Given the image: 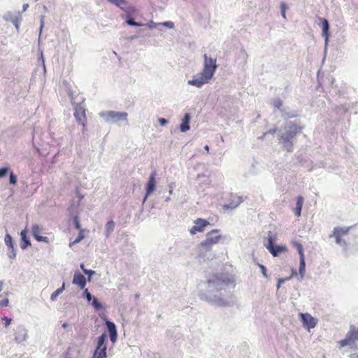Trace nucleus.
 Here are the masks:
<instances>
[{"mask_svg": "<svg viewBox=\"0 0 358 358\" xmlns=\"http://www.w3.org/2000/svg\"><path fill=\"white\" fill-rule=\"evenodd\" d=\"M202 71L194 76L192 80L188 81L190 85L201 87L203 85L208 83L213 76L216 69V59L208 57L207 55H204V64Z\"/></svg>", "mask_w": 358, "mask_h": 358, "instance_id": "1", "label": "nucleus"}, {"mask_svg": "<svg viewBox=\"0 0 358 358\" xmlns=\"http://www.w3.org/2000/svg\"><path fill=\"white\" fill-rule=\"evenodd\" d=\"M224 236L222 235L220 229H214L208 231L204 240H203L197 246L200 254L204 255L210 252L215 245L218 244Z\"/></svg>", "mask_w": 358, "mask_h": 358, "instance_id": "2", "label": "nucleus"}, {"mask_svg": "<svg viewBox=\"0 0 358 358\" xmlns=\"http://www.w3.org/2000/svg\"><path fill=\"white\" fill-rule=\"evenodd\" d=\"M208 282L214 285L217 289H222L225 286L234 285V280L231 276L222 273L215 275L213 279L209 280Z\"/></svg>", "mask_w": 358, "mask_h": 358, "instance_id": "3", "label": "nucleus"}, {"mask_svg": "<svg viewBox=\"0 0 358 358\" xmlns=\"http://www.w3.org/2000/svg\"><path fill=\"white\" fill-rule=\"evenodd\" d=\"M291 131L285 134L281 137V142L287 147L288 152L292 151V144L291 140L294 138L296 134L300 133L301 127L296 124L290 126Z\"/></svg>", "mask_w": 358, "mask_h": 358, "instance_id": "4", "label": "nucleus"}, {"mask_svg": "<svg viewBox=\"0 0 358 358\" xmlns=\"http://www.w3.org/2000/svg\"><path fill=\"white\" fill-rule=\"evenodd\" d=\"M107 336L106 334H102L97 341V346L93 354L92 358H106V342Z\"/></svg>", "mask_w": 358, "mask_h": 358, "instance_id": "5", "label": "nucleus"}, {"mask_svg": "<svg viewBox=\"0 0 358 358\" xmlns=\"http://www.w3.org/2000/svg\"><path fill=\"white\" fill-rule=\"evenodd\" d=\"M349 227H335L333 231V236L336 238V243L339 245H345L344 237L349 233Z\"/></svg>", "mask_w": 358, "mask_h": 358, "instance_id": "6", "label": "nucleus"}, {"mask_svg": "<svg viewBox=\"0 0 358 358\" xmlns=\"http://www.w3.org/2000/svg\"><path fill=\"white\" fill-rule=\"evenodd\" d=\"M73 115L77 122L85 128L87 122L85 108L80 104H77L74 108Z\"/></svg>", "mask_w": 358, "mask_h": 358, "instance_id": "7", "label": "nucleus"}, {"mask_svg": "<svg viewBox=\"0 0 358 358\" xmlns=\"http://www.w3.org/2000/svg\"><path fill=\"white\" fill-rule=\"evenodd\" d=\"M194 225L192 227L189 229V232L192 235H194L196 233L199 232H203L208 227L210 223L208 220L202 219V218H198L196 220L194 221Z\"/></svg>", "mask_w": 358, "mask_h": 358, "instance_id": "8", "label": "nucleus"}, {"mask_svg": "<svg viewBox=\"0 0 358 358\" xmlns=\"http://www.w3.org/2000/svg\"><path fill=\"white\" fill-rule=\"evenodd\" d=\"M266 248L274 257L278 256L280 252L287 251V248L285 245H274L273 239L271 236L268 237V243L266 245Z\"/></svg>", "mask_w": 358, "mask_h": 358, "instance_id": "9", "label": "nucleus"}, {"mask_svg": "<svg viewBox=\"0 0 358 358\" xmlns=\"http://www.w3.org/2000/svg\"><path fill=\"white\" fill-rule=\"evenodd\" d=\"M299 317L303 327L308 329L315 328L317 324V320L309 313H300Z\"/></svg>", "mask_w": 358, "mask_h": 358, "instance_id": "10", "label": "nucleus"}, {"mask_svg": "<svg viewBox=\"0 0 358 358\" xmlns=\"http://www.w3.org/2000/svg\"><path fill=\"white\" fill-rule=\"evenodd\" d=\"M156 175H157V173H156V171L155 170V171H153L152 172L151 175L150 176L149 180H148V183L146 185V194H145V199H144L145 200L155 189V186H156L155 177H156Z\"/></svg>", "mask_w": 358, "mask_h": 358, "instance_id": "11", "label": "nucleus"}, {"mask_svg": "<svg viewBox=\"0 0 358 358\" xmlns=\"http://www.w3.org/2000/svg\"><path fill=\"white\" fill-rule=\"evenodd\" d=\"M73 283L78 285L81 289H83L86 285V278L81 273L76 271L74 273Z\"/></svg>", "mask_w": 358, "mask_h": 358, "instance_id": "12", "label": "nucleus"}, {"mask_svg": "<svg viewBox=\"0 0 358 358\" xmlns=\"http://www.w3.org/2000/svg\"><path fill=\"white\" fill-rule=\"evenodd\" d=\"M31 231L35 239L38 241H43V242H48V238L46 236H41L40 234L41 233V229L38 224H33L31 227Z\"/></svg>", "mask_w": 358, "mask_h": 358, "instance_id": "13", "label": "nucleus"}, {"mask_svg": "<svg viewBox=\"0 0 358 358\" xmlns=\"http://www.w3.org/2000/svg\"><path fill=\"white\" fill-rule=\"evenodd\" d=\"M230 199L231 201L229 203L223 206L224 209H234L242 202L241 197L236 195H231Z\"/></svg>", "mask_w": 358, "mask_h": 358, "instance_id": "14", "label": "nucleus"}, {"mask_svg": "<svg viewBox=\"0 0 358 358\" xmlns=\"http://www.w3.org/2000/svg\"><path fill=\"white\" fill-rule=\"evenodd\" d=\"M346 335L352 343L358 341V328L355 326H350V330Z\"/></svg>", "mask_w": 358, "mask_h": 358, "instance_id": "15", "label": "nucleus"}, {"mask_svg": "<svg viewBox=\"0 0 358 358\" xmlns=\"http://www.w3.org/2000/svg\"><path fill=\"white\" fill-rule=\"evenodd\" d=\"M5 243L8 246V249L10 250V253H8V256L10 258L13 259L15 257V254L13 251V245L12 238L9 234H6L5 236Z\"/></svg>", "mask_w": 358, "mask_h": 358, "instance_id": "16", "label": "nucleus"}, {"mask_svg": "<svg viewBox=\"0 0 358 358\" xmlns=\"http://www.w3.org/2000/svg\"><path fill=\"white\" fill-rule=\"evenodd\" d=\"M189 121H190V115L188 113H186L182 119V122L180 124V131L182 132H185L189 129Z\"/></svg>", "mask_w": 358, "mask_h": 358, "instance_id": "17", "label": "nucleus"}, {"mask_svg": "<svg viewBox=\"0 0 358 358\" xmlns=\"http://www.w3.org/2000/svg\"><path fill=\"white\" fill-rule=\"evenodd\" d=\"M303 205V198L301 196H299L296 199V208H294V214L296 216L299 217L301 215Z\"/></svg>", "mask_w": 358, "mask_h": 358, "instance_id": "18", "label": "nucleus"}, {"mask_svg": "<svg viewBox=\"0 0 358 358\" xmlns=\"http://www.w3.org/2000/svg\"><path fill=\"white\" fill-rule=\"evenodd\" d=\"M109 117L113 120H124L126 119L127 114L126 113H117L110 111L108 113Z\"/></svg>", "mask_w": 358, "mask_h": 358, "instance_id": "19", "label": "nucleus"}, {"mask_svg": "<svg viewBox=\"0 0 358 358\" xmlns=\"http://www.w3.org/2000/svg\"><path fill=\"white\" fill-rule=\"evenodd\" d=\"M322 36L325 38L326 42L328 41L329 38V22L326 19H323L322 21Z\"/></svg>", "mask_w": 358, "mask_h": 358, "instance_id": "20", "label": "nucleus"}, {"mask_svg": "<svg viewBox=\"0 0 358 358\" xmlns=\"http://www.w3.org/2000/svg\"><path fill=\"white\" fill-rule=\"evenodd\" d=\"M292 245L296 248L300 257L305 256L303 253V245L299 242L293 241Z\"/></svg>", "mask_w": 358, "mask_h": 358, "instance_id": "21", "label": "nucleus"}, {"mask_svg": "<svg viewBox=\"0 0 358 358\" xmlns=\"http://www.w3.org/2000/svg\"><path fill=\"white\" fill-rule=\"evenodd\" d=\"M305 268H306V263H305V256L300 257V264H299V273L303 277L305 273Z\"/></svg>", "mask_w": 358, "mask_h": 358, "instance_id": "22", "label": "nucleus"}, {"mask_svg": "<svg viewBox=\"0 0 358 358\" xmlns=\"http://www.w3.org/2000/svg\"><path fill=\"white\" fill-rule=\"evenodd\" d=\"M64 287H65V284L64 282L62 284V287L60 288H58L57 289H56L52 294H51V296H50V299L52 301H55L56 300L57 297L58 296V295L59 294H61L63 290L64 289Z\"/></svg>", "mask_w": 358, "mask_h": 358, "instance_id": "23", "label": "nucleus"}, {"mask_svg": "<svg viewBox=\"0 0 358 358\" xmlns=\"http://www.w3.org/2000/svg\"><path fill=\"white\" fill-rule=\"evenodd\" d=\"M115 227V223L113 221H109L107 222L106 225V231L107 236H108L114 229Z\"/></svg>", "mask_w": 358, "mask_h": 358, "instance_id": "24", "label": "nucleus"}, {"mask_svg": "<svg viewBox=\"0 0 358 358\" xmlns=\"http://www.w3.org/2000/svg\"><path fill=\"white\" fill-rule=\"evenodd\" d=\"M106 326L110 334L117 333L116 327L113 322L107 321Z\"/></svg>", "mask_w": 358, "mask_h": 358, "instance_id": "25", "label": "nucleus"}, {"mask_svg": "<svg viewBox=\"0 0 358 358\" xmlns=\"http://www.w3.org/2000/svg\"><path fill=\"white\" fill-rule=\"evenodd\" d=\"M84 230H80L78 236L72 243H70V246L79 243L84 238Z\"/></svg>", "mask_w": 358, "mask_h": 358, "instance_id": "26", "label": "nucleus"}, {"mask_svg": "<svg viewBox=\"0 0 358 358\" xmlns=\"http://www.w3.org/2000/svg\"><path fill=\"white\" fill-rule=\"evenodd\" d=\"M21 237L22 239L24 241L25 244L22 245V248L24 249L29 245H30L29 241L27 239L26 231L24 230L21 231Z\"/></svg>", "mask_w": 358, "mask_h": 358, "instance_id": "27", "label": "nucleus"}, {"mask_svg": "<svg viewBox=\"0 0 358 358\" xmlns=\"http://www.w3.org/2000/svg\"><path fill=\"white\" fill-rule=\"evenodd\" d=\"M351 343H352L347 335L345 339L338 341V345L340 348H343L345 345H350Z\"/></svg>", "mask_w": 358, "mask_h": 358, "instance_id": "28", "label": "nucleus"}, {"mask_svg": "<svg viewBox=\"0 0 358 358\" xmlns=\"http://www.w3.org/2000/svg\"><path fill=\"white\" fill-rule=\"evenodd\" d=\"M127 24L130 26L140 27L141 24L135 22L132 18H129L127 20Z\"/></svg>", "mask_w": 358, "mask_h": 358, "instance_id": "29", "label": "nucleus"}, {"mask_svg": "<svg viewBox=\"0 0 358 358\" xmlns=\"http://www.w3.org/2000/svg\"><path fill=\"white\" fill-rule=\"evenodd\" d=\"M109 2L120 7L121 5L125 3V0H108Z\"/></svg>", "mask_w": 358, "mask_h": 358, "instance_id": "30", "label": "nucleus"}, {"mask_svg": "<svg viewBox=\"0 0 358 358\" xmlns=\"http://www.w3.org/2000/svg\"><path fill=\"white\" fill-rule=\"evenodd\" d=\"M92 306L96 308V310H99L101 308V304L100 302H99L98 299L96 298H94L92 301Z\"/></svg>", "mask_w": 358, "mask_h": 358, "instance_id": "31", "label": "nucleus"}, {"mask_svg": "<svg viewBox=\"0 0 358 358\" xmlns=\"http://www.w3.org/2000/svg\"><path fill=\"white\" fill-rule=\"evenodd\" d=\"M10 182L13 185H15L17 182V178L13 172H11L10 175Z\"/></svg>", "mask_w": 358, "mask_h": 358, "instance_id": "32", "label": "nucleus"}, {"mask_svg": "<svg viewBox=\"0 0 358 358\" xmlns=\"http://www.w3.org/2000/svg\"><path fill=\"white\" fill-rule=\"evenodd\" d=\"M259 268L261 269V271H262L263 275L265 278H268V275H267L266 267L264 265H262V264H259Z\"/></svg>", "mask_w": 358, "mask_h": 358, "instance_id": "33", "label": "nucleus"}, {"mask_svg": "<svg viewBox=\"0 0 358 358\" xmlns=\"http://www.w3.org/2000/svg\"><path fill=\"white\" fill-rule=\"evenodd\" d=\"M8 169L7 168L0 169V178L5 176L8 173Z\"/></svg>", "mask_w": 358, "mask_h": 358, "instance_id": "34", "label": "nucleus"}, {"mask_svg": "<svg viewBox=\"0 0 358 358\" xmlns=\"http://www.w3.org/2000/svg\"><path fill=\"white\" fill-rule=\"evenodd\" d=\"M84 294L86 296V299L88 301H90L92 299V296L91 295V294L88 292V289H86L84 292Z\"/></svg>", "mask_w": 358, "mask_h": 358, "instance_id": "35", "label": "nucleus"}, {"mask_svg": "<svg viewBox=\"0 0 358 358\" xmlns=\"http://www.w3.org/2000/svg\"><path fill=\"white\" fill-rule=\"evenodd\" d=\"M8 305V299H4L0 301V306L1 307H5Z\"/></svg>", "mask_w": 358, "mask_h": 358, "instance_id": "36", "label": "nucleus"}, {"mask_svg": "<svg viewBox=\"0 0 358 358\" xmlns=\"http://www.w3.org/2000/svg\"><path fill=\"white\" fill-rule=\"evenodd\" d=\"M110 338L113 343H115L117 340V333L115 334H110Z\"/></svg>", "mask_w": 358, "mask_h": 358, "instance_id": "37", "label": "nucleus"}, {"mask_svg": "<svg viewBox=\"0 0 358 358\" xmlns=\"http://www.w3.org/2000/svg\"><path fill=\"white\" fill-rule=\"evenodd\" d=\"M74 224H75V227L77 229H79L80 231L82 230L80 229V223L78 222V220H77V218L75 219L74 220Z\"/></svg>", "mask_w": 358, "mask_h": 358, "instance_id": "38", "label": "nucleus"}, {"mask_svg": "<svg viewBox=\"0 0 358 358\" xmlns=\"http://www.w3.org/2000/svg\"><path fill=\"white\" fill-rule=\"evenodd\" d=\"M3 320H5V326L7 327L11 322V319L10 318H8L7 317H5L3 318Z\"/></svg>", "mask_w": 358, "mask_h": 358, "instance_id": "39", "label": "nucleus"}, {"mask_svg": "<svg viewBox=\"0 0 358 358\" xmlns=\"http://www.w3.org/2000/svg\"><path fill=\"white\" fill-rule=\"evenodd\" d=\"M159 122L161 124V125H165L168 122V121L164 118H159Z\"/></svg>", "mask_w": 358, "mask_h": 358, "instance_id": "40", "label": "nucleus"}, {"mask_svg": "<svg viewBox=\"0 0 358 358\" xmlns=\"http://www.w3.org/2000/svg\"><path fill=\"white\" fill-rule=\"evenodd\" d=\"M83 271L85 273L88 274L90 275H92L94 273L93 271L87 270V269H83Z\"/></svg>", "mask_w": 358, "mask_h": 358, "instance_id": "41", "label": "nucleus"}, {"mask_svg": "<svg viewBox=\"0 0 358 358\" xmlns=\"http://www.w3.org/2000/svg\"><path fill=\"white\" fill-rule=\"evenodd\" d=\"M280 8H281V11L282 10H286V8H287V6H286V4L285 3H282L281 5H280Z\"/></svg>", "mask_w": 358, "mask_h": 358, "instance_id": "42", "label": "nucleus"}, {"mask_svg": "<svg viewBox=\"0 0 358 358\" xmlns=\"http://www.w3.org/2000/svg\"><path fill=\"white\" fill-rule=\"evenodd\" d=\"M281 13H282V16L284 18H286V14H285V10H282V11H281Z\"/></svg>", "mask_w": 358, "mask_h": 358, "instance_id": "43", "label": "nucleus"}, {"mask_svg": "<svg viewBox=\"0 0 358 358\" xmlns=\"http://www.w3.org/2000/svg\"><path fill=\"white\" fill-rule=\"evenodd\" d=\"M204 148H205V150H206L207 152H208V151H209V147H208V145H206Z\"/></svg>", "mask_w": 358, "mask_h": 358, "instance_id": "44", "label": "nucleus"}, {"mask_svg": "<svg viewBox=\"0 0 358 358\" xmlns=\"http://www.w3.org/2000/svg\"><path fill=\"white\" fill-rule=\"evenodd\" d=\"M170 24H173L172 22H167L165 23V24H168V26H170Z\"/></svg>", "mask_w": 358, "mask_h": 358, "instance_id": "45", "label": "nucleus"}, {"mask_svg": "<svg viewBox=\"0 0 358 358\" xmlns=\"http://www.w3.org/2000/svg\"><path fill=\"white\" fill-rule=\"evenodd\" d=\"M170 24H173L172 22H167L165 23V24H168V26H170Z\"/></svg>", "mask_w": 358, "mask_h": 358, "instance_id": "46", "label": "nucleus"}, {"mask_svg": "<svg viewBox=\"0 0 358 358\" xmlns=\"http://www.w3.org/2000/svg\"><path fill=\"white\" fill-rule=\"evenodd\" d=\"M62 327H63L64 328H66V327H67V324H66V323L63 324Z\"/></svg>", "mask_w": 358, "mask_h": 358, "instance_id": "47", "label": "nucleus"}, {"mask_svg": "<svg viewBox=\"0 0 358 358\" xmlns=\"http://www.w3.org/2000/svg\"><path fill=\"white\" fill-rule=\"evenodd\" d=\"M80 268H82V270H83V269H85V268H84V265H83V264H81V265H80Z\"/></svg>", "mask_w": 358, "mask_h": 358, "instance_id": "48", "label": "nucleus"}, {"mask_svg": "<svg viewBox=\"0 0 358 358\" xmlns=\"http://www.w3.org/2000/svg\"><path fill=\"white\" fill-rule=\"evenodd\" d=\"M282 281V280H279V283H278V287H280V283Z\"/></svg>", "mask_w": 358, "mask_h": 358, "instance_id": "49", "label": "nucleus"}, {"mask_svg": "<svg viewBox=\"0 0 358 358\" xmlns=\"http://www.w3.org/2000/svg\"><path fill=\"white\" fill-rule=\"evenodd\" d=\"M27 6H28V4H26V6H24V8H27Z\"/></svg>", "mask_w": 358, "mask_h": 358, "instance_id": "50", "label": "nucleus"}, {"mask_svg": "<svg viewBox=\"0 0 358 358\" xmlns=\"http://www.w3.org/2000/svg\"><path fill=\"white\" fill-rule=\"evenodd\" d=\"M27 6H28V4H26V6H24V8H27Z\"/></svg>", "mask_w": 358, "mask_h": 358, "instance_id": "51", "label": "nucleus"}, {"mask_svg": "<svg viewBox=\"0 0 358 358\" xmlns=\"http://www.w3.org/2000/svg\"><path fill=\"white\" fill-rule=\"evenodd\" d=\"M27 6H28V4H26V6H24V8H27Z\"/></svg>", "mask_w": 358, "mask_h": 358, "instance_id": "52", "label": "nucleus"}, {"mask_svg": "<svg viewBox=\"0 0 358 358\" xmlns=\"http://www.w3.org/2000/svg\"><path fill=\"white\" fill-rule=\"evenodd\" d=\"M1 291V285H0V292Z\"/></svg>", "mask_w": 358, "mask_h": 358, "instance_id": "53", "label": "nucleus"}]
</instances>
